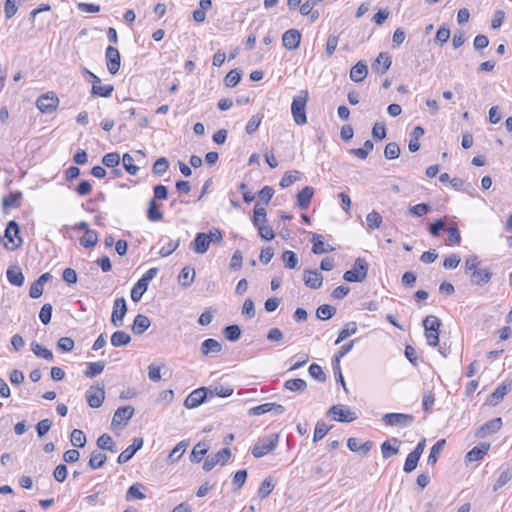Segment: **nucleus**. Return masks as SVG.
Returning <instances> with one entry per match:
<instances>
[{"label":"nucleus","instance_id":"62","mask_svg":"<svg viewBox=\"0 0 512 512\" xmlns=\"http://www.w3.org/2000/svg\"><path fill=\"white\" fill-rule=\"evenodd\" d=\"M120 155L117 152L107 153L102 158V163L109 168H114L119 165Z\"/></svg>","mask_w":512,"mask_h":512},{"label":"nucleus","instance_id":"64","mask_svg":"<svg viewBox=\"0 0 512 512\" xmlns=\"http://www.w3.org/2000/svg\"><path fill=\"white\" fill-rule=\"evenodd\" d=\"M419 459H420V457H418L417 455L410 452L408 454V456L406 457V460L404 463V467H403L404 472L410 473L413 470H415L418 465Z\"/></svg>","mask_w":512,"mask_h":512},{"label":"nucleus","instance_id":"10","mask_svg":"<svg viewBox=\"0 0 512 512\" xmlns=\"http://www.w3.org/2000/svg\"><path fill=\"white\" fill-rule=\"evenodd\" d=\"M105 399L104 386L93 385L86 391V400L90 407L99 408Z\"/></svg>","mask_w":512,"mask_h":512},{"label":"nucleus","instance_id":"61","mask_svg":"<svg viewBox=\"0 0 512 512\" xmlns=\"http://www.w3.org/2000/svg\"><path fill=\"white\" fill-rule=\"evenodd\" d=\"M122 162H123L124 168L126 169V171L129 174H131V175H136L137 174V172L139 170V167L134 165V159H133V157L130 154L125 153L123 155Z\"/></svg>","mask_w":512,"mask_h":512},{"label":"nucleus","instance_id":"59","mask_svg":"<svg viewBox=\"0 0 512 512\" xmlns=\"http://www.w3.org/2000/svg\"><path fill=\"white\" fill-rule=\"evenodd\" d=\"M400 147L396 142H389L384 149V156L388 160L396 159L400 155Z\"/></svg>","mask_w":512,"mask_h":512},{"label":"nucleus","instance_id":"43","mask_svg":"<svg viewBox=\"0 0 512 512\" xmlns=\"http://www.w3.org/2000/svg\"><path fill=\"white\" fill-rule=\"evenodd\" d=\"M284 387L293 392H303L307 388V383L300 378L289 379L285 381Z\"/></svg>","mask_w":512,"mask_h":512},{"label":"nucleus","instance_id":"57","mask_svg":"<svg viewBox=\"0 0 512 512\" xmlns=\"http://www.w3.org/2000/svg\"><path fill=\"white\" fill-rule=\"evenodd\" d=\"M425 331H439L441 321L434 315L427 316L423 321Z\"/></svg>","mask_w":512,"mask_h":512},{"label":"nucleus","instance_id":"32","mask_svg":"<svg viewBox=\"0 0 512 512\" xmlns=\"http://www.w3.org/2000/svg\"><path fill=\"white\" fill-rule=\"evenodd\" d=\"M314 195V188L311 186L304 187L297 194V204L301 209H307L309 207L310 201Z\"/></svg>","mask_w":512,"mask_h":512},{"label":"nucleus","instance_id":"26","mask_svg":"<svg viewBox=\"0 0 512 512\" xmlns=\"http://www.w3.org/2000/svg\"><path fill=\"white\" fill-rule=\"evenodd\" d=\"M210 448V445L207 441L198 442L194 447L190 454V461L192 463H199L203 457L206 455Z\"/></svg>","mask_w":512,"mask_h":512},{"label":"nucleus","instance_id":"53","mask_svg":"<svg viewBox=\"0 0 512 512\" xmlns=\"http://www.w3.org/2000/svg\"><path fill=\"white\" fill-rule=\"evenodd\" d=\"M113 90H114V87L112 85L102 86L100 83L97 85L96 84L92 85L91 93L94 96L109 97L112 94Z\"/></svg>","mask_w":512,"mask_h":512},{"label":"nucleus","instance_id":"29","mask_svg":"<svg viewBox=\"0 0 512 512\" xmlns=\"http://www.w3.org/2000/svg\"><path fill=\"white\" fill-rule=\"evenodd\" d=\"M367 74V65L364 62L359 61L351 68L350 79L354 82H361L366 78Z\"/></svg>","mask_w":512,"mask_h":512},{"label":"nucleus","instance_id":"39","mask_svg":"<svg viewBox=\"0 0 512 512\" xmlns=\"http://www.w3.org/2000/svg\"><path fill=\"white\" fill-rule=\"evenodd\" d=\"M188 445L189 443L187 441H180L168 455V461L170 463L177 462L182 457L183 453L186 451Z\"/></svg>","mask_w":512,"mask_h":512},{"label":"nucleus","instance_id":"56","mask_svg":"<svg viewBox=\"0 0 512 512\" xmlns=\"http://www.w3.org/2000/svg\"><path fill=\"white\" fill-rule=\"evenodd\" d=\"M104 368H105V363L102 361L91 362L88 364V369L85 371V376L89 377V378H93V377L99 375L100 373H102Z\"/></svg>","mask_w":512,"mask_h":512},{"label":"nucleus","instance_id":"15","mask_svg":"<svg viewBox=\"0 0 512 512\" xmlns=\"http://www.w3.org/2000/svg\"><path fill=\"white\" fill-rule=\"evenodd\" d=\"M328 413L333 414L334 415L333 419L336 421H339V422L349 423V422L354 421L357 418L356 414L354 412L345 408L343 405H333L329 409Z\"/></svg>","mask_w":512,"mask_h":512},{"label":"nucleus","instance_id":"16","mask_svg":"<svg viewBox=\"0 0 512 512\" xmlns=\"http://www.w3.org/2000/svg\"><path fill=\"white\" fill-rule=\"evenodd\" d=\"M143 443L144 441L142 438H134L132 444L119 454L117 462L119 464L128 462L135 455V453L142 448Z\"/></svg>","mask_w":512,"mask_h":512},{"label":"nucleus","instance_id":"4","mask_svg":"<svg viewBox=\"0 0 512 512\" xmlns=\"http://www.w3.org/2000/svg\"><path fill=\"white\" fill-rule=\"evenodd\" d=\"M20 227L14 220L8 222L4 234V247L9 251H14L22 245V238L19 236Z\"/></svg>","mask_w":512,"mask_h":512},{"label":"nucleus","instance_id":"7","mask_svg":"<svg viewBox=\"0 0 512 512\" xmlns=\"http://www.w3.org/2000/svg\"><path fill=\"white\" fill-rule=\"evenodd\" d=\"M36 106L42 113H53L59 106V98L54 92H48L37 99Z\"/></svg>","mask_w":512,"mask_h":512},{"label":"nucleus","instance_id":"23","mask_svg":"<svg viewBox=\"0 0 512 512\" xmlns=\"http://www.w3.org/2000/svg\"><path fill=\"white\" fill-rule=\"evenodd\" d=\"M511 384L502 383L488 397V404L491 406L498 405L504 396L510 391Z\"/></svg>","mask_w":512,"mask_h":512},{"label":"nucleus","instance_id":"21","mask_svg":"<svg viewBox=\"0 0 512 512\" xmlns=\"http://www.w3.org/2000/svg\"><path fill=\"white\" fill-rule=\"evenodd\" d=\"M391 64L392 60L389 54L381 52L372 64V69L375 73L383 75L390 68Z\"/></svg>","mask_w":512,"mask_h":512},{"label":"nucleus","instance_id":"36","mask_svg":"<svg viewBox=\"0 0 512 512\" xmlns=\"http://www.w3.org/2000/svg\"><path fill=\"white\" fill-rule=\"evenodd\" d=\"M147 218L152 222H158L163 219V213L160 211L155 199H151L148 203Z\"/></svg>","mask_w":512,"mask_h":512},{"label":"nucleus","instance_id":"54","mask_svg":"<svg viewBox=\"0 0 512 512\" xmlns=\"http://www.w3.org/2000/svg\"><path fill=\"white\" fill-rule=\"evenodd\" d=\"M223 334L229 341H237L241 336V329L238 325H229L224 328Z\"/></svg>","mask_w":512,"mask_h":512},{"label":"nucleus","instance_id":"22","mask_svg":"<svg viewBox=\"0 0 512 512\" xmlns=\"http://www.w3.org/2000/svg\"><path fill=\"white\" fill-rule=\"evenodd\" d=\"M210 246L207 233H197L194 240L191 242V248L197 254H204L208 251Z\"/></svg>","mask_w":512,"mask_h":512},{"label":"nucleus","instance_id":"33","mask_svg":"<svg viewBox=\"0 0 512 512\" xmlns=\"http://www.w3.org/2000/svg\"><path fill=\"white\" fill-rule=\"evenodd\" d=\"M7 279L10 284L20 287L24 283V275L18 266L9 267L7 272Z\"/></svg>","mask_w":512,"mask_h":512},{"label":"nucleus","instance_id":"58","mask_svg":"<svg viewBox=\"0 0 512 512\" xmlns=\"http://www.w3.org/2000/svg\"><path fill=\"white\" fill-rule=\"evenodd\" d=\"M168 168H169L168 160L165 157H160L154 162L152 171L155 175L161 176L164 173H166Z\"/></svg>","mask_w":512,"mask_h":512},{"label":"nucleus","instance_id":"45","mask_svg":"<svg viewBox=\"0 0 512 512\" xmlns=\"http://www.w3.org/2000/svg\"><path fill=\"white\" fill-rule=\"evenodd\" d=\"M336 313V308L328 305L323 304L320 305L316 310V317L320 320H328L332 318Z\"/></svg>","mask_w":512,"mask_h":512},{"label":"nucleus","instance_id":"3","mask_svg":"<svg viewBox=\"0 0 512 512\" xmlns=\"http://www.w3.org/2000/svg\"><path fill=\"white\" fill-rule=\"evenodd\" d=\"M278 442L279 435L277 433L264 436L256 442L251 450V453L255 458H261L274 451L278 445Z\"/></svg>","mask_w":512,"mask_h":512},{"label":"nucleus","instance_id":"28","mask_svg":"<svg viewBox=\"0 0 512 512\" xmlns=\"http://www.w3.org/2000/svg\"><path fill=\"white\" fill-rule=\"evenodd\" d=\"M399 444L400 441L397 438H391L382 443L381 445V453L384 459H388L391 456L397 454L399 452Z\"/></svg>","mask_w":512,"mask_h":512},{"label":"nucleus","instance_id":"5","mask_svg":"<svg viewBox=\"0 0 512 512\" xmlns=\"http://www.w3.org/2000/svg\"><path fill=\"white\" fill-rule=\"evenodd\" d=\"M368 273V263L363 258H357L352 269L346 271L343 279L347 282H363Z\"/></svg>","mask_w":512,"mask_h":512},{"label":"nucleus","instance_id":"19","mask_svg":"<svg viewBox=\"0 0 512 512\" xmlns=\"http://www.w3.org/2000/svg\"><path fill=\"white\" fill-rule=\"evenodd\" d=\"M490 443H480L479 445L473 447L467 454L465 455L466 462H475L484 458V456L490 450Z\"/></svg>","mask_w":512,"mask_h":512},{"label":"nucleus","instance_id":"55","mask_svg":"<svg viewBox=\"0 0 512 512\" xmlns=\"http://www.w3.org/2000/svg\"><path fill=\"white\" fill-rule=\"evenodd\" d=\"M274 489V484L271 478H265L258 489V496L261 499L267 498Z\"/></svg>","mask_w":512,"mask_h":512},{"label":"nucleus","instance_id":"1","mask_svg":"<svg viewBox=\"0 0 512 512\" xmlns=\"http://www.w3.org/2000/svg\"><path fill=\"white\" fill-rule=\"evenodd\" d=\"M481 261L476 255H470L465 260L464 271L470 276V283L474 286H484L488 284L493 273L488 267H480Z\"/></svg>","mask_w":512,"mask_h":512},{"label":"nucleus","instance_id":"41","mask_svg":"<svg viewBox=\"0 0 512 512\" xmlns=\"http://www.w3.org/2000/svg\"><path fill=\"white\" fill-rule=\"evenodd\" d=\"M21 198V192L10 193L9 195L5 196L2 200L3 208L7 209L19 207Z\"/></svg>","mask_w":512,"mask_h":512},{"label":"nucleus","instance_id":"13","mask_svg":"<svg viewBox=\"0 0 512 512\" xmlns=\"http://www.w3.org/2000/svg\"><path fill=\"white\" fill-rule=\"evenodd\" d=\"M106 66L111 74H116L120 69V53L117 48L108 46L105 52Z\"/></svg>","mask_w":512,"mask_h":512},{"label":"nucleus","instance_id":"63","mask_svg":"<svg viewBox=\"0 0 512 512\" xmlns=\"http://www.w3.org/2000/svg\"><path fill=\"white\" fill-rule=\"evenodd\" d=\"M262 118V114L253 115L246 125V133L249 135L253 134L259 128Z\"/></svg>","mask_w":512,"mask_h":512},{"label":"nucleus","instance_id":"44","mask_svg":"<svg viewBox=\"0 0 512 512\" xmlns=\"http://www.w3.org/2000/svg\"><path fill=\"white\" fill-rule=\"evenodd\" d=\"M357 331V324L356 322H349L345 325V327L339 332L338 337L335 341V344L338 345L342 341H344L349 336L355 334Z\"/></svg>","mask_w":512,"mask_h":512},{"label":"nucleus","instance_id":"25","mask_svg":"<svg viewBox=\"0 0 512 512\" xmlns=\"http://www.w3.org/2000/svg\"><path fill=\"white\" fill-rule=\"evenodd\" d=\"M222 351V344L213 338L204 340L200 346V352L203 356H207L211 353H220Z\"/></svg>","mask_w":512,"mask_h":512},{"label":"nucleus","instance_id":"30","mask_svg":"<svg viewBox=\"0 0 512 512\" xmlns=\"http://www.w3.org/2000/svg\"><path fill=\"white\" fill-rule=\"evenodd\" d=\"M150 325V319L146 315L138 314L134 319L132 331L136 335H141L150 327Z\"/></svg>","mask_w":512,"mask_h":512},{"label":"nucleus","instance_id":"12","mask_svg":"<svg viewBox=\"0 0 512 512\" xmlns=\"http://www.w3.org/2000/svg\"><path fill=\"white\" fill-rule=\"evenodd\" d=\"M127 312L126 300L123 297L117 298L114 301L113 311L111 316V323L115 327H120L123 324V318Z\"/></svg>","mask_w":512,"mask_h":512},{"label":"nucleus","instance_id":"49","mask_svg":"<svg viewBox=\"0 0 512 512\" xmlns=\"http://www.w3.org/2000/svg\"><path fill=\"white\" fill-rule=\"evenodd\" d=\"M282 261L286 268L296 269L298 265V257L296 253L291 250H285L282 254Z\"/></svg>","mask_w":512,"mask_h":512},{"label":"nucleus","instance_id":"24","mask_svg":"<svg viewBox=\"0 0 512 512\" xmlns=\"http://www.w3.org/2000/svg\"><path fill=\"white\" fill-rule=\"evenodd\" d=\"M347 447L352 452H361L363 455H367L373 447L371 441H366L363 444L359 443V439L351 437L347 440Z\"/></svg>","mask_w":512,"mask_h":512},{"label":"nucleus","instance_id":"47","mask_svg":"<svg viewBox=\"0 0 512 512\" xmlns=\"http://www.w3.org/2000/svg\"><path fill=\"white\" fill-rule=\"evenodd\" d=\"M97 446L102 450L116 451L115 443L109 434H102L97 439Z\"/></svg>","mask_w":512,"mask_h":512},{"label":"nucleus","instance_id":"48","mask_svg":"<svg viewBox=\"0 0 512 512\" xmlns=\"http://www.w3.org/2000/svg\"><path fill=\"white\" fill-rule=\"evenodd\" d=\"M253 212H254V215H253V218H252L253 225L256 228H259L260 226L265 225L266 220H267V218H266L267 214H266L265 208L258 207V205H256L254 207V211Z\"/></svg>","mask_w":512,"mask_h":512},{"label":"nucleus","instance_id":"51","mask_svg":"<svg viewBox=\"0 0 512 512\" xmlns=\"http://www.w3.org/2000/svg\"><path fill=\"white\" fill-rule=\"evenodd\" d=\"M444 444H445V440H444V439H441V440H439L438 442H436V443L432 446V448H431V450H430V453H429V456H428V458H427V463H428L429 465H432V466H433V465H435V464H436L437 459H438V455H439V453L441 452V450H442V448H443Z\"/></svg>","mask_w":512,"mask_h":512},{"label":"nucleus","instance_id":"52","mask_svg":"<svg viewBox=\"0 0 512 512\" xmlns=\"http://www.w3.org/2000/svg\"><path fill=\"white\" fill-rule=\"evenodd\" d=\"M70 441L74 447L83 448L86 444V436L82 430L74 429L71 432Z\"/></svg>","mask_w":512,"mask_h":512},{"label":"nucleus","instance_id":"20","mask_svg":"<svg viewBox=\"0 0 512 512\" xmlns=\"http://www.w3.org/2000/svg\"><path fill=\"white\" fill-rule=\"evenodd\" d=\"M303 281L307 287L319 289L322 286L323 277L321 273L316 270H304Z\"/></svg>","mask_w":512,"mask_h":512},{"label":"nucleus","instance_id":"6","mask_svg":"<svg viewBox=\"0 0 512 512\" xmlns=\"http://www.w3.org/2000/svg\"><path fill=\"white\" fill-rule=\"evenodd\" d=\"M212 397L213 392L210 388L201 387L195 389L186 397L184 405L189 409L196 408Z\"/></svg>","mask_w":512,"mask_h":512},{"label":"nucleus","instance_id":"27","mask_svg":"<svg viewBox=\"0 0 512 512\" xmlns=\"http://www.w3.org/2000/svg\"><path fill=\"white\" fill-rule=\"evenodd\" d=\"M312 252L314 254H323L334 250L333 247L326 244L321 234H313L312 236Z\"/></svg>","mask_w":512,"mask_h":512},{"label":"nucleus","instance_id":"60","mask_svg":"<svg viewBox=\"0 0 512 512\" xmlns=\"http://www.w3.org/2000/svg\"><path fill=\"white\" fill-rule=\"evenodd\" d=\"M240 80L241 73L237 69H234L226 74L224 78V83L227 87L232 88L235 87L240 82Z\"/></svg>","mask_w":512,"mask_h":512},{"label":"nucleus","instance_id":"11","mask_svg":"<svg viewBox=\"0 0 512 512\" xmlns=\"http://www.w3.org/2000/svg\"><path fill=\"white\" fill-rule=\"evenodd\" d=\"M134 408L130 405L119 407L112 418L113 427H124L128 424L132 416L134 415Z\"/></svg>","mask_w":512,"mask_h":512},{"label":"nucleus","instance_id":"50","mask_svg":"<svg viewBox=\"0 0 512 512\" xmlns=\"http://www.w3.org/2000/svg\"><path fill=\"white\" fill-rule=\"evenodd\" d=\"M148 284L142 282L140 279L136 282L131 290V298L134 302L140 301L143 294L147 291Z\"/></svg>","mask_w":512,"mask_h":512},{"label":"nucleus","instance_id":"2","mask_svg":"<svg viewBox=\"0 0 512 512\" xmlns=\"http://www.w3.org/2000/svg\"><path fill=\"white\" fill-rule=\"evenodd\" d=\"M308 99L309 95L307 90L300 91V93L293 98L291 104V114L294 122L299 126L307 123L306 105Z\"/></svg>","mask_w":512,"mask_h":512},{"label":"nucleus","instance_id":"8","mask_svg":"<svg viewBox=\"0 0 512 512\" xmlns=\"http://www.w3.org/2000/svg\"><path fill=\"white\" fill-rule=\"evenodd\" d=\"M231 457L229 448H223L213 455H209L203 464V469L208 472L211 471L217 464L225 465Z\"/></svg>","mask_w":512,"mask_h":512},{"label":"nucleus","instance_id":"9","mask_svg":"<svg viewBox=\"0 0 512 512\" xmlns=\"http://www.w3.org/2000/svg\"><path fill=\"white\" fill-rule=\"evenodd\" d=\"M382 420L387 425L404 428L413 423L414 417L410 414L404 413H387L382 417Z\"/></svg>","mask_w":512,"mask_h":512},{"label":"nucleus","instance_id":"46","mask_svg":"<svg viewBox=\"0 0 512 512\" xmlns=\"http://www.w3.org/2000/svg\"><path fill=\"white\" fill-rule=\"evenodd\" d=\"M31 350L39 358H43V359L49 360V361L53 360L52 352L37 342L31 343Z\"/></svg>","mask_w":512,"mask_h":512},{"label":"nucleus","instance_id":"37","mask_svg":"<svg viewBox=\"0 0 512 512\" xmlns=\"http://www.w3.org/2000/svg\"><path fill=\"white\" fill-rule=\"evenodd\" d=\"M131 342V337L128 333L118 330L111 336V344L114 347L126 346Z\"/></svg>","mask_w":512,"mask_h":512},{"label":"nucleus","instance_id":"31","mask_svg":"<svg viewBox=\"0 0 512 512\" xmlns=\"http://www.w3.org/2000/svg\"><path fill=\"white\" fill-rule=\"evenodd\" d=\"M195 276V269L191 268L190 266H186L181 270L180 274L178 275V282L182 287L188 288L194 282Z\"/></svg>","mask_w":512,"mask_h":512},{"label":"nucleus","instance_id":"35","mask_svg":"<svg viewBox=\"0 0 512 512\" xmlns=\"http://www.w3.org/2000/svg\"><path fill=\"white\" fill-rule=\"evenodd\" d=\"M106 461H107L106 454H104L98 450H94L90 454V459H89L88 465L91 469L95 470V469L101 468L105 464Z\"/></svg>","mask_w":512,"mask_h":512},{"label":"nucleus","instance_id":"42","mask_svg":"<svg viewBox=\"0 0 512 512\" xmlns=\"http://www.w3.org/2000/svg\"><path fill=\"white\" fill-rule=\"evenodd\" d=\"M142 485L139 483L131 485L125 495L127 501L143 500L146 498L145 494L141 492Z\"/></svg>","mask_w":512,"mask_h":512},{"label":"nucleus","instance_id":"40","mask_svg":"<svg viewBox=\"0 0 512 512\" xmlns=\"http://www.w3.org/2000/svg\"><path fill=\"white\" fill-rule=\"evenodd\" d=\"M80 244L85 248H92L98 242V234L94 230L85 231L84 235L80 238Z\"/></svg>","mask_w":512,"mask_h":512},{"label":"nucleus","instance_id":"34","mask_svg":"<svg viewBox=\"0 0 512 512\" xmlns=\"http://www.w3.org/2000/svg\"><path fill=\"white\" fill-rule=\"evenodd\" d=\"M424 135V129L421 126L414 127L413 131L411 132V138L409 140L408 148L409 151L414 153L417 152L420 149V144L418 140Z\"/></svg>","mask_w":512,"mask_h":512},{"label":"nucleus","instance_id":"14","mask_svg":"<svg viewBox=\"0 0 512 512\" xmlns=\"http://www.w3.org/2000/svg\"><path fill=\"white\" fill-rule=\"evenodd\" d=\"M285 411V408L281 404L277 403H264L258 406H255L249 410V415L259 416L265 413H273L275 415H280Z\"/></svg>","mask_w":512,"mask_h":512},{"label":"nucleus","instance_id":"18","mask_svg":"<svg viewBox=\"0 0 512 512\" xmlns=\"http://www.w3.org/2000/svg\"><path fill=\"white\" fill-rule=\"evenodd\" d=\"M502 424V419L500 417L494 418L484 423L476 432V436L485 437L487 435H492L501 429Z\"/></svg>","mask_w":512,"mask_h":512},{"label":"nucleus","instance_id":"38","mask_svg":"<svg viewBox=\"0 0 512 512\" xmlns=\"http://www.w3.org/2000/svg\"><path fill=\"white\" fill-rule=\"evenodd\" d=\"M512 479V469L507 467L501 470L496 482L493 485V491L496 492L505 486Z\"/></svg>","mask_w":512,"mask_h":512},{"label":"nucleus","instance_id":"17","mask_svg":"<svg viewBox=\"0 0 512 512\" xmlns=\"http://www.w3.org/2000/svg\"><path fill=\"white\" fill-rule=\"evenodd\" d=\"M301 33L297 29H289L282 36L283 46L288 50H295L299 47Z\"/></svg>","mask_w":512,"mask_h":512}]
</instances>
